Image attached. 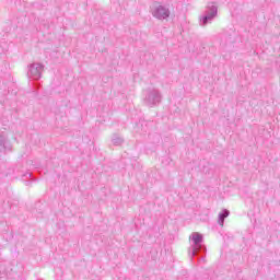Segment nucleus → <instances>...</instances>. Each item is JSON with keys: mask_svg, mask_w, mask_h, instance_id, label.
Returning a JSON list of instances; mask_svg holds the SVG:
<instances>
[{"mask_svg": "<svg viewBox=\"0 0 280 280\" xmlns=\"http://www.w3.org/2000/svg\"><path fill=\"white\" fill-rule=\"evenodd\" d=\"M112 143L114 145H121V143H124V138L119 137L118 135H114L112 137Z\"/></svg>", "mask_w": 280, "mask_h": 280, "instance_id": "8", "label": "nucleus"}, {"mask_svg": "<svg viewBox=\"0 0 280 280\" xmlns=\"http://www.w3.org/2000/svg\"><path fill=\"white\" fill-rule=\"evenodd\" d=\"M142 102L144 106H148L149 108H154L161 104L163 100V95L161 94V91L156 88H148L144 90Z\"/></svg>", "mask_w": 280, "mask_h": 280, "instance_id": "2", "label": "nucleus"}, {"mask_svg": "<svg viewBox=\"0 0 280 280\" xmlns=\"http://www.w3.org/2000/svg\"><path fill=\"white\" fill-rule=\"evenodd\" d=\"M200 260H201V261H205V257H201Z\"/></svg>", "mask_w": 280, "mask_h": 280, "instance_id": "10", "label": "nucleus"}, {"mask_svg": "<svg viewBox=\"0 0 280 280\" xmlns=\"http://www.w3.org/2000/svg\"><path fill=\"white\" fill-rule=\"evenodd\" d=\"M10 150V143L8 142V137L4 135L0 136V152H5Z\"/></svg>", "mask_w": 280, "mask_h": 280, "instance_id": "6", "label": "nucleus"}, {"mask_svg": "<svg viewBox=\"0 0 280 280\" xmlns=\"http://www.w3.org/2000/svg\"><path fill=\"white\" fill-rule=\"evenodd\" d=\"M170 9L165 5H158L152 11V16L159 21H165V19H170Z\"/></svg>", "mask_w": 280, "mask_h": 280, "instance_id": "4", "label": "nucleus"}, {"mask_svg": "<svg viewBox=\"0 0 280 280\" xmlns=\"http://www.w3.org/2000/svg\"><path fill=\"white\" fill-rule=\"evenodd\" d=\"M189 240H191V245L188 248V255L190 259H194V257H197L199 253H207V247L205 246V237L202 234L198 232L191 233L189 236Z\"/></svg>", "mask_w": 280, "mask_h": 280, "instance_id": "1", "label": "nucleus"}, {"mask_svg": "<svg viewBox=\"0 0 280 280\" xmlns=\"http://www.w3.org/2000/svg\"><path fill=\"white\" fill-rule=\"evenodd\" d=\"M44 66L42 63H32L28 68L27 75L33 80H40V75H43Z\"/></svg>", "mask_w": 280, "mask_h": 280, "instance_id": "5", "label": "nucleus"}, {"mask_svg": "<svg viewBox=\"0 0 280 280\" xmlns=\"http://www.w3.org/2000/svg\"><path fill=\"white\" fill-rule=\"evenodd\" d=\"M215 16H218V8L213 3H209L205 15L200 19V25L205 27V25L211 23Z\"/></svg>", "mask_w": 280, "mask_h": 280, "instance_id": "3", "label": "nucleus"}, {"mask_svg": "<svg viewBox=\"0 0 280 280\" xmlns=\"http://www.w3.org/2000/svg\"><path fill=\"white\" fill-rule=\"evenodd\" d=\"M229 210H223L221 213H219V224L220 226H224V220L229 218Z\"/></svg>", "mask_w": 280, "mask_h": 280, "instance_id": "7", "label": "nucleus"}, {"mask_svg": "<svg viewBox=\"0 0 280 280\" xmlns=\"http://www.w3.org/2000/svg\"><path fill=\"white\" fill-rule=\"evenodd\" d=\"M24 176H30V177H31V176H32V173H26Z\"/></svg>", "mask_w": 280, "mask_h": 280, "instance_id": "9", "label": "nucleus"}]
</instances>
